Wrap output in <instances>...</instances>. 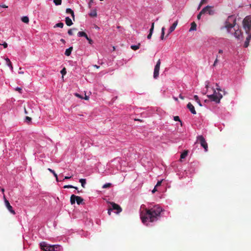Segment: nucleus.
I'll return each mask as SVG.
<instances>
[{
    "instance_id": "f3484780",
    "label": "nucleus",
    "mask_w": 251,
    "mask_h": 251,
    "mask_svg": "<svg viewBox=\"0 0 251 251\" xmlns=\"http://www.w3.org/2000/svg\"><path fill=\"white\" fill-rule=\"evenodd\" d=\"M160 68L154 67V72H153V77L157 78L159 75Z\"/></svg>"
},
{
    "instance_id": "6e6552de",
    "label": "nucleus",
    "mask_w": 251,
    "mask_h": 251,
    "mask_svg": "<svg viewBox=\"0 0 251 251\" xmlns=\"http://www.w3.org/2000/svg\"><path fill=\"white\" fill-rule=\"evenodd\" d=\"M207 97L209 98L212 101H215L217 103H219V98H218L217 95L212 94L207 95Z\"/></svg>"
},
{
    "instance_id": "f257e3e1",
    "label": "nucleus",
    "mask_w": 251,
    "mask_h": 251,
    "mask_svg": "<svg viewBox=\"0 0 251 251\" xmlns=\"http://www.w3.org/2000/svg\"><path fill=\"white\" fill-rule=\"evenodd\" d=\"M145 211V214L141 217L144 224L148 221L150 222L156 221L160 217V214L163 209L159 205H155L150 209H146Z\"/></svg>"
},
{
    "instance_id": "774afa93",
    "label": "nucleus",
    "mask_w": 251,
    "mask_h": 251,
    "mask_svg": "<svg viewBox=\"0 0 251 251\" xmlns=\"http://www.w3.org/2000/svg\"><path fill=\"white\" fill-rule=\"evenodd\" d=\"M218 93L216 92V90L214 89V93L213 94L217 95Z\"/></svg>"
},
{
    "instance_id": "0e129e2a",
    "label": "nucleus",
    "mask_w": 251,
    "mask_h": 251,
    "mask_svg": "<svg viewBox=\"0 0 251 251\" xmlns=\"http://www.w3.org/2000/svg\"><path fill=\"white\" fill-rule=\"evenodd\" d=\"M60 41H61V42H62L63 43H64V44L65 43V41L63 39H61L60 40Z\"/></svg>"
},
{
    "instance_id": "ea45409f",
    "label": "nucleus",
    "mask_w": 251,
    "mask_h": 251,
    "mask_svg": "<svg viewBox=\"0 0 251 251\" xmlns=\"http://www.w3.org/2000/svg\"><path fill=\"white\" fill-rule=\"evenodd\" d=\"M154 23H152L151 24V28L150 29V33H151L152 34L153 29H154Z\"/></svg>"
},
{
    "instance_id": "7ed1b4c3",
    "label": "nucleus",
    "mask_w": 251,
    "mask_h": 251,
    "mask_svg": "<svg viewBox=\"0 0 251 251\" xmlns=\"http://www.w3.org/2000/svg\"><path fill=\"white\" fill-rule=\"evenodd\" d=\"M40 247L42 250L45 251H55V248H57L56 246L48 245L45 242L41 243Z\"/></svg>"
},
{
    "instance_id": "cd10ccee",
    "label": "nucleus",
    "mask_w": 251,
    "mask_h": 251,
    "mask_svg": "<svg viewBox=\"0 0 251 251\" xmlns=\"http://www.w3.org/2000/svg\"><path fill=\"white\" fill-rule=\"evenodd\" d=\"M89 15L91 17H96L97 16V13L96 10H95L91 11L90 12V13L89 14Z\"/></svg>"
},
{
    "instance_id": "9b49d317",
    "label": "nucleus",
    "mask_w": 251,
    "mask_h": 251,
    "mask_svg": "<svg viewBox=\"0 0 251 251\" xmlns=\"http://www.w3.org/2000/svg\"><path fill=\"white\" fill-rule=\"evenodd\" d=\"M227 23H232L236 24V20L233 15L229 16L226 21Z\"/></svg>"
},
{
    "instance_id": "e2e57ef3",
    "label": "nucleus",
    "mask_w": 251,
    "mask_h": 251,
    "mask_svg": "<svg viewBox=\"0 0 251 251\" xmlns=\"http://www.w3.org/2000/svg\"><path fill=\"white\" fill-rule=\"evenodd\" d=\"M179 97L181 99H182V100H184V97H183L181 94H180V95H179Z\"/></svg>"
},
{
    "instance_id": "6e6d98bb",
    "label": "nucleus",
    "mask_w": 251,
    "mask_h": 251,
    "mask_svg": "<svg viewBox=\"0 0 251 251\" xmlns=\"http://www.w3.org/2000/svg\"><path fill=\"white\" fill-rule=\"evenodd\" d=\"M93 2V0H90L89 3V7L90 8L91 7V4Z\"/></svg>"
},
{
    "instance_id": "4be33fe9",
    "label": "nucleus",
    "mask_w": 251,
    "mask_h": 251,
    "mask_svg": "<svg viewBox=\"0 0 251 251\" xmlns=\"http://www.w3.org/2000/svg\"><path fill=\"white\" fill-rule=\"evenodd\" d=\"M188 153V151H184L180 155V161H181L182 159L185 158L187 156Z\"/></svg>"
},
{
    "instance_id": "4468645a",
    "label": "nucleus",
    "mask_w": 251,
    "mask_h": 251,
    "mask_svg": "<svg viewBox=\"0 0 251 251\" xmlns=\"http://www.w3.org/2000/svg\"><path fill=\"white\" fill-rule=\"evenodd\" d=\"M208 8L206 10V13H208L209 15H213L215 13V11L212 9V7L210 6H206Z\"/></svg>"
},
{
    "instance_id": "2f4dec72",
    "label": "nucleus",
    "mask_w": 251,
    "mask_h": 251,
    "mask_svg": "<svg viewBox=\"0 0 251 251\" xmlns=\"http://www.w3.org/2000/svg\"><path fill=\"white\" fill-rule=\"evenodd\" d=\"M53 2L55 3L56 5H61L62 0H53Z\"/></svg>"
},
{
    "instance_id": "69168bd1",
    "label": "nucleus",
    "mask_w": 251,
    "mask_h": 251,
    "mask_svg": "<svg viewBox=\"0 0 251 251\" xmlns=\"http://www.w3.org/2000/svg\"><path fill=\"white\" fill-rule=\"evenodd\" d=\"M218 52L219 53H222L223 52V51L222 50H219Z\"/></svg>"
},
{
    "instance_id": "39448f33",
    "label": "nucleus",
    "mask_w": 251,
    "mask_h": 251,
    "mask_svg": "<svg viewBox=\"0 0 251 251\" xmlns=\"http://www.w3.org/2000/svg\"><path fill=\"white\" fill-rule=\"evenodd\" d=\"M198 140L200 142L201 145L204 149L205 151L208 150L207 144L204 137L201 135L198 137Z\"/></svg>"
},
{
    "instance_id": "b1692460",
    "label": "nucleus",
    "mask_w": 251,
    "mask_h": 251,
    "mask_svg": "<svg viewBox=\"0 0 251 251\" xmlns=\"http://www.w3.org/2000/svg\"><path fill=\"white\" fill-rule=\"evenodd\" d=\"M165 30V27H163L161 29V35L160 36V39L162 40H163L164 39Z\"/></svg>"
},
{
    "instance_id": "e433bc0d",
    "label": "nucleus",
    "mask_w": 251,
    "mask_h": 251,
    "mask_svg": "<svg viewBox=\"0 0 251 251\" xmlns=\"http://www.w3.org/2000/svg\"><path fill=\"white\" fill-rule=\"evenodd\" d=\"M50 173H52V174L53 175V176L55 177H57V174H56V173L52 169H50V168H48V169Z\"/></svg>"
},
{
    "instance_id": "c85d7f7f",
    "label": "nucleus",
    "mask_w": 251,
    "mask_h": 251,
    "mask_svg": "<svg viewBox=\"0 0 251 251\" xmlns=\"http://www.w3.org/2000/svg\"><path fill=\"white\" fill-rule=\"evenodd\" d=\"M194 98V99L199 104V105L201 106V101L199 99L198 96L197 95H195Z\"/></svg>"
},
{
    "instance_id": "de8ad7c7",
    "label": "nucleus",
    "mask_w": 251,
    "mask_h": 251,
    "mask_svg": "<svg viewBox=\"0 0 251 251\" xmlns=\"http://www.w3.org/2000/svg\"><path fill=\"white\" fill-rule=\"evenodd\" d=\"M5 61L7 62V64H9V65H11V61H10V59L8 58H5Z\"/></svg>"
},
{
    "instance_id": "6ab92c4d",
    "label": "nucleus",
    "mask_w": 251,
    "mask_h": 251,
    "mask_svg": "<svg viewBox=\"0 0 251 251\" xmlns=\"http://www.w3.org/2000/svg\"><path fill=\"white\" fill-rule=\"evenodd\" d=\"M65 23L68 26H71L73 24L72 20L69 17L65 18Z\"/></svg>"
},
{
    "instance_id": "f704fd0d",
    "label": "nucleus",
    "mask_w": 251,
    "mask_h": 251,
    "mask_svg": "<svg viewBox=\"0 0 251 251\" xmlns=\"http://www.w3.org/2000/svg\"><path fill=\"white\" fill-rule=\"evenodd\" d=\"M207 0H201L199 5L198 9H200L203 4L207 2Z\"/></svg>"
},
{
    "instance_id": "58836bf2",
    "label": "nucleus",
    "mask_w": 251,
    "mask_h": 251,
    "mask_svg": "<svg viewBox=\"0 0 251 251\" xmlns=\"http://www.w3.org/2000/svg\"><path fill=\"white\" fill-rule=\"evenodd\" d=\"M205 83H206L205 88H206V90H207V89H208V88L209 87V82L208 81H206L205 82ZM206 91H206L205 92L203 93V95L206 94Z\"/></svg>"
},
{
    "instance_id": "dca6fc26",
    "label": "nucleus",
    "mask_w": 251,
    "mask_h": 251,
    "mask_svg": "<svg viewBox=\"0 0 251 251\" xmlns=\"http://www.w3.org/2000/svg\"><path fill=\"white\" fill-rule=\"evenodd\" d=\"M208 8V7H204L201 11L199 13V14L197 16V19L198 20L201 19V16L203 14H204L206 13V10Z\"/></svg>"
},
{
    "instance_id": "c756f323",
    "label": "nucleus",
    "mask_w": 251,
    "mask_h": 251,
    "mask_svg": "<svg viewBox=\"0 0 251 251\" xmlns=\"http://www.w3.org/2000/svg\"><path fill=\"white\" fill-rule=\"evenodd\" d=\"M64 26V24L63 23L60 22L55 25L54 26V27H58L60 28H63Z\"/></svg>"
},
{
    "instance_id": "09e8293b",
    "label": "nucleus",
    "mask_w": 251,
    "mask_h": 251,
    "mask_svg": "<svg viewBox=\"0 0 251 251\" xmlns=\"http://www.w3.org/2000/svg\"><path fill=\"white\" fill-rule=\"evenodd\" d=\"M216 86H217V88H216V89L218 91H221L222 90L220 88V87H219V86L218 85V84L217 83H216Z\"/></svg>"
},
{
    "instance_id": "37998d69",
    "label": "nucleus",
    "mask_w": 251,
    "mask_h": 251,
    "mask_svg": "<svg viewBox=\"0 0 251 251\" xmlns=\"http://www.w3.org/2000/svg\"><path fill=\"white\" fill-rule=\"evenodd\" d=\"M217 96H218V98H219V102H220L221 99L223 98V95L221 93H218Z\"/></svg>"
},
{
    "instance_id": "bf43d9fd",
    "label": "nucleus",
    "mask_w": 251,
    "mask_h": 251,
    "mask_svg": "<svg viewBox=\"0 0 251 251\" xmlns=\"http://www.w3.org/2000/svg\"><path fill=\"white\" fill-rule=\"evenodd\" d=\"M86 100H88L89 99V97L86 96V94L85 95V97L84 98Z\"/></svg>"
},
{
    "instance_id": "052dcab7",
    "label": "nucleus",
    "mask_w": 251,
    "mask_h": 251,
    "mask_svg": "<svg viewBox=\"0 0 251 251\" xmlns=\"http://www.w3.org/2000/svg\"><path fill=\"white\" fill-rule=\"evenodd\" d=\"M71 177H72V176H65V177L64 179H70V178H71Z\"/></svg>"
},
{
    "instance_id": "5fc2aeb1",
    "label": "nucleus",
    "mask_w": 251,
    "mask_h": 251,
    "mask_svg": "<svg viewBox=\"0 0 251 251\" xmlns=\"http://www.w3.org/2000/svg\"><path fill=\"white\" fill-rule=\"evenodd\" d=\"M152 33H149V34H148V35L147 36L148 39H151V37L152 36Z\"/></svg>"
},
{
    "instance_id": "49530a36",
    "label": "nucleus",
    "mask_w": 251,
    "mask_h": 251,
    "mask_svg": "<svg viewBox=\"0 0 251 251\" xmlns=\"http://www.w3.org/2000/svg\"><path fill=\"white\" fill-rule=\"evenodd\" d=\"M75 95L76 97H78V98H80V99H83V97H82L80 95H79V94H78V93H75Z\"/></svg>"
},
{
    "instance_id": "bb28decb",
    "label": "nucleus",
    "mask_w": 251,
    "mask_h": 251,
    "mask_svg": "<svg viewBox=\"0 0 251 251\" xmlns=\"http://www.w3.org/2000/svg\"><path fill=\"white\" fill-rule=\"evenodd\" d=\"M77 35L79 37H86L87 36L86 33L83 31H79L78 32Z\"/></svg>"
},
{
    "instance_id": "a878e982",
    "label": "nucleus",
    "mask_w": 251,
    "mask_h": 251,
    "mask_svg": "<svg viewBox=\"0 0 251 251\" xmlns=\"http://www.w3.org/2000/svg\"><path fill=\"white\" fill-rule=\"evenodd\" d=\"M22 21L25 23L27 24L29 22V18L27 16H24L22 18Z\"/></svg>"
},
{
    "instance_id": "20e7f679",
    "label": "nucleus",
    "mask_w": 251,
    "mask_h": 251,
    "mask_svg": "<svg viewBox=\"0 0 251 251\" xmlns=\"http://www.w3.org/2000/svg\"><path fill=\"white\" fill-rule=\"evenodd\" d=\"M83 201V199L79 196H77L75 195H72L71 196L70 202H71V204H75V202L76 201L77 204L79 205L82 203Z\"/></svg>"
},
{
    "instance_id": "8fccbe9b",
    "label": "nucleus",
    "mask_w": 251,
    "mask_h": 251,
    "mask_svg": "<svg viewBox=\"0 0 251 251\" xmlns=\"http://www.w3.org/2000/svg\"><path fill=\"white\" fill-rule=\"evenodd\" d=\"M16 91H18V92H19L20 93H22V89H21V88H20V87H17V88H16Z\"/></svg>"
},
{
    "instance_id": "79ce46f5",
    "label": "nucleus",
    "mask_w": 251,
    "mask_h": 251,
    "mask_svg": "<svg viewBox=\"0 0 251 251\" xmlns=\"http://www.w3.org/2000/svg\"><path fill=\"white\" fill-rule=\"evenodd\" d=\"M163 181V179H162L160 181H158L157 182V184H156V187H158V186H159L161 185V183L162 182V181Z\"/></svg>"
},
{
    "instance_id": "603ef678",
    "label": "nucleus",
    "mask_w": 251,
    "mask_h": 251,
    "mask_svg": "<svg viewBox=\"0 0 251 251\" xmlns=\"http://www.w3.org/2000/svg\"><path fill=\"white\" fill-rule=\"evenodd\" d=\"M1 45L3 46L4 48H6L7 47V44L6 42H4Z\"/></svg>"
},
{
    "instance_id": "ddd939ff",
    "label": "nucleus",
    "mask_w": 251,
    "mask_h": 251,
    "mask_svg": "<svg viewBox=\"0 0 251 251\" xmlns=\"http://www.w3.org/2000/svg\"><path fill=\"white\" fill-rule=\"evenodd\" d=\"M187 107L192 114H196V111L195 110V107L191 102H189L187 104Z\"/></svg>"
},
{
    "instance_id": "7c9ffc66",
    "label": "nucleus",
    "mask_w": 251,
    "mask_h": 251,
    "mask_svg": "<svg viewBox=\"0 0 251 251\" xmlns=\"http://www.w3.org/2000/svg\"><path fill=\"white\" fill-rule=\"evenodd\" d=\"M112 184L110 183H107L105 184H104L102 186L103 188H108L111 186Z\"/></svg>"
},
{
    "instance_id": "aec40b11",
    "label": "nucleus",
    "mask_w": 251,
    "mask_h": 251,
    "mask_svg": "<svg viewBox=\"0 0 251 251\" xmlns=\"http://www.w3.org/2000/svg\"><path fill=\"white\" fill-rule=\"evenodd\" d=\"M73 50V47H70L69 48L67 49L66 50H65V54L66 55V56H70L71 53V52Z\"/></svg>"
},
{
    "instance_id": "9d476101",
    "label": "nucleus",
    "mask_w": 251,
    "mask_h": 251,
    "mask_svg": "<svg viewBox=\"0 0 251 251\" xmlns=\"http://www.w3.org/2000/svg\"><path fill=\"white\" fill-rule=\"evenodd\" d=\"M5 204L6 207H7L8 210L10 212V213L14 215L15 214V212L14 210H13V208H12V206L10 205V204L8 200H5Z\"/></svg>"
},
{
    "instance_id": "2eb2a0df",
    "label": "nucleus",
    "mask_w": 251,
    "mask_h": 251,
    "mask_svg": "<svg viewBox=\"0 0 251 251\" xmlns=\"http://www.w3.org/2000/svg\"><path fill=\"white\" fill-rule=\"evenodd\" d=\"M247 36L245 42L244 43V47L247 48L249 45L250 41L251 39V34H247Z\"/></svg>"
},
{
    "instance_id": "13d9d810",
    "label": "nucleus",
    "mask_w": 251,
    "mask_h": 251,
    "mask_svg": "<svg viewBox=\"0 0 251 251\" xmlns=\"http://www.w3.org/2000/svg\"><path fill=\"white\" fill-rule=\"evenodd\" d=\"M7 65L10 68L11 70L12 71L13 68L12 63H11V65H10L9 64H7Z\"/></svg>"
},
{
    "instance_id": "4d7b16f0",
    "label": "nucleus",
    "mask_w": 251,
    "mask_h": 251,
    "mask_svg": "<svg viewBox=\"0 0 251 251\" xmlns=\"http://www.w3.org/2000/svg\"><path fill=\"white\" fill-rule=\"evenodd\" d=\"M88 41L89 43L91 45H92L93 43V41L91 39H90Z\"/></svg>"
},
{
    "instance_id": "a18cd8bd",
    "label": "nucleus",
    "mask_w": 251,
    "mask_h": 251,
    "mask_svg": "<svg viewBox=\"0 0 251 251\" xmlns=\"http://www.w3.org/2000/svg\"><path fill=\"white\" fill-rule=\"evenodd\" d=\"M218 61H219L218 59L216 58V59H215V61L214 62V64L213 65V66H214V67L216 66L217 64V63L218 62Z\"/></svg>"
},
{
    "instance_id": "0eeeda50",
    "label": "nucleus",
    "mask_w": 251,
    "mask_h": 251,
    "mask_svg": "<svg viewBox=\"0 0 251 251\" xmlns=\"http://www.w3.org/2000/svg\"><path fill=\"white\" fill-rule=\"evenodd\" d=\"M234 36L238 40H242L243 39V33L240 29H237L235 31Z\"/></svg>"
},
{
    "instance_id": "680f3d73",
    "label": "nucleus",
    "mask_w": 251,
    "mask_h": 251,
    "mask_svg": "<svg viewBox=\"0 0 251 251\" xmlns=\"http://www.w3.org/2000/svg\"><path fill=\"white\" fill-rule=\"evenodd\" d=\"M18 73H19V74L23 75L24 74V72L23 71H19Z\"/></svg>"
},
{
    "instance_id": "338daca9",
    "label": "nucleus",
    "mask_w": 251,
    "mask_h": 251,
    "mask_svg": "<svg viewBox=\"0 0 251 251\" xmlns=\"http://www.w3.org/2000/svg\"><path fill=\"white\" fill-rule=\"evenodd\" d=\"M0 6L3 7V8H7V6H6L5 5H1Z\"/></svg>"
},
{
    "instance_id": "5701e85b",
    "label": "nucleus",
    "mask_w": 251,
    "mask_h": 251,
    "mask_svg": "<svg viewBox=\"0 0 251 251\" xmlns=\"http://www.w3.org/2000/svg\"><path fill=\"white\" fill-rule=\"evenodd\" d=\"M140 45H141L140 43H138V45H137L131 46L130 48L132 50H136L139 49Z\"/></svg>"
},
{
    "instance_id": "473e14b6",
    "label": "nucleus",
    "mask_w": 251,
    "mask_h": 251,
    "mask_svg": "<svg viewBox=\"0 0 251 251\" xmlns=\"http://www.w3.org/2000/svg\"><path fill=\"white\" fill-rule=\"evenodd\" d=\"M64 188H75L76 190H77V188L76 187H75V186H73L71 185H65L64 186Z\"/></svg>"
},
{
    "instance_id": "f8f14e48",
    "label": "nucleus",
    "mask_w": 251,
    "mask_h": 251,
    "mask_svg": "<svg viewBox=\"0 0 251 251\" xmlns=\"http://www.w3.org/2000/svg\"><path fill=\"white\" fill-rule=\"evenodd\" d=\"M236 24L232 23H227V22H225V27L226 28L227 32H229L230 31V29L235 26Z\"/></svg>"
},
{
    "instance_id": "c03bdc74",
    "label": "nucleus",
    "mask_w": 251,
    "mask_h": 251,
    "mask_svg": "<svg viewBox=\"0 0 251 251\" xmlns=\"http://www.w3.org/2000/svg\"><path fill=\"white\" fill-rule=\"evenodd\" d=\"M25 121L27 122H30L31 121V118L29 117L26 116L25 117Z\"/></svg>"
},
{
    "instance_id": "72a5a7b5",
    "label": "nucleus",
    "mask_w": 251,
    "mask_h": 251,
    "mask_svg": "<svg viewBox=\"0 0 251 251\" xmlns=\"http://www.w3.org/2000/svg\"><path fill=\"white\" fill-rule=\"evenodd\" d=\"M61 74L62 75V78H63V76L65 75L67 73V71L65 68H64L60 72Z\"/></svg>"
},
{
    "instance_id": "3c124183",
    "label": "nucleus",
    "mask_w": 251,
    "mask_h": 251,
    "mask_svg": "<svg viewBox=\"0 0 251 251\" xmlns=\"http://www.w3.org/2000/svg\"><path fill=\"white\" fill-rule=\"evenodd\" d=\"M112 209H111L110 207H109L108 209V214L109 215H111V211H112Z\"/></svg>"
},
{
    "instance_id": "a19ab883",
    "label": "nucleus",
    "mask_w": 251,
    "mask_h": 251,
    "mask_svg": "<svg viewBox=\"0 0 251 251\" xmlns=\"http://www.w3.org/2000/svg\"><path fill=\"white\" fill-rule=\"evenodd\" d=\"M160 64H161V61H160V59H159L157 63H156V65L155 66V67H158V68H160Z\"/></svg>"
},
{
    "instance_id": "1a4fd4ad",
    "label": "nucleus",
    "mask_w": 251,
    "mask_h": 251,
    "mask_svg": "<svg viewBox=\"0 0 251 251\" xmlns=\"http://www.w3.org/2000/svg\"><path fill=\"white\" fill-rule=\"evenodd\" d=\"M178 22L177 21H176L169 28L168 33L166 35V37H167L169 34L172 33L173 31H174L176 27V26L177 25Z\"/></svg>"
},
{
    "instance_id": "4c0bfd02",
    "label": "nucleus",
    "mask_w": 251,
    "mask_h": 251,
    "mask_svg": "<svg viewBox=\"0 0 251 251\" xmlns=\"http://www.w3.org/2000/svg\"><path fill=\"white\" fill-rule=\"evenodd\" d=\"M73 30H76V28H73V29H70L68 30V34H69V35H73Z\"/></svg>"
},
{
    "instance_id": "c9c22d12",
    "label": "nucleus",
    "mask_w": 251,
    "mask_h": 251,
    "mask_svg": "<svg viewBox=\"0 0 251 251\" xmlns=\"http://www.w3.org/2000/svg\"><path fill=\"white\" fill-rule=\"evenodd\" d=\"M174 120L175 121H178L179 122H180L181 123V125L182 126V122L181 121H180V119H179V117L177 116H174Z\"/></svg>"
},
{
    "instance_id": "f03ea898",
    "label": "nucleus",
    "mask_w": 251,
    "mask_h": 251,
    "mask_svg": "<svg viewBox=\"0 0 251 251\" xmlns=\"http://www.w3.org/2000/svg\"><path fill=\"white\" fill-rule=\"evenodd\" d=\"M243 27L247 34H251V15L244 18L243 21Z\"/></svg>"
},
{
    "instance_id": "864d4df0",
    "label": "nucleus",
    "mask_w": 251,
    "mask_h": 251,
    "mask_svg": "<svg viewBox=\"0 0 251 251\" xmlns=\"http://www.w3.org/2000/svg\"><path fill=\"white\" fill-rule=\"evenodd\" d=\"M156 186H155L154 188H153V189L152 190V193H154L155 192H156L157 190V189H156Z\"/></svg>"
},
{
    "instance_id": "423d86ee",
    "label": "nucleus",
    "mask_w": 251,
    "mask_h": 251,
    "mask_svg": "<svg viewBox=\"0 0 251 251\" xmlns=\"http://www.w3.org/2000/svg\"><path fill=\"white\" fill-rule=\"evenodd\" d=\"M109 203L112 206V207H110L111 209H112V210H116V213L117 214H119L122 211V209L119 205L114 203V202H109Z\"/></svg>"
},
{
    "instance_id": "a211bd4d",
    "label": "nucleus",
    "mask_w": 251,
    "mask_h": 251,
    "mask_svg": "<svg viewBox=\"0 0 251 251\" xmlns=\"http://www.w3.org/2000/svg\"><path fill=\"white\" fill-rule=\"evenodd\" d=\"M197 30V24L195 22L191 24V27L189 29V31H196Z\"/></svg>"
},
{
    "instance_id": "393cba45",
    "label": "nucleus",
    "mask_w": 251,
    "mask_h": 251,
    "mask_svg": "<svg viewBox=\"0 0 251 251\" xmlns=\"http://www.w3.org/2000/svg\"><path fill=\"white\" fill-rule=\"evenodd\" d=\"M79 181L81 183L82 187L83 188H85L86 184V179L84 178H81L79 179Z\"/></svg>"
},
{
    "instance_id": "412c9836",
    "label": "nucleus",
    "mask_w": 251,
    "mask_h": 251,
    "mask_svg": "<svg viewBox=\"0 0 251 251\" xmlns=\"http://www.w3.org/2000/svg\"><path fill=\"white\" fill-rule=\"evenodd\" d=\"M66 12L67 13H69L71 14V16L73 19H75V14L74 11L71 8H67Z\"/></svg>"
}]
</instances>
